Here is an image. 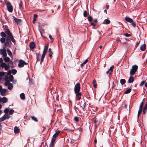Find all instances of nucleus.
I'll return each mask as SVG.
<instances>
[{"mask_svg":"<svg viewBox=\"0 0 147 147\" xmlns=\"http://www.w3.org/2000/svg\"><path fill=\"white\" fill-rule=\"evenodd\" d=\"M80 84L79 82L76 84L74 87V92L76 95V99L78 100L81 99V93L80 92Z\"/></svg>","mask_w":147,"mask_h":147,"instance_id":"obj_1","label":"nucleus"},{"mask_svg":"<svg viewBox=\"0 0 147 147\" xmlns=\"http://www.w3.org/2000/svg\"><path fill=\"white\" fill-rule=\"evenodd\" d=\"M5 27L6 28L4 30L5 33L7 34L9 39H10L12 42L15 44L16 41L13 38L12 34L10 32L9 29L7 28V26H6Z\"/></svg>","mask_w":147,"mask_h":147,"instance_id":"obj_2","label":"nucleus"},{"mask_svg":"<svg viewBox=\"0 0 147 147\" xmlns=\"http://www.w3.org/2000/svg\"><path fill=\"white\" fill-rule=\"evenodd\" d=\"M3 59L2 58H0V63H1V67L4 68L5 70H8L9 68V64L7 65L5 63H3Z\"/></svg>","mask_w":147,"mask_h":147,"instance_id":"obj_3","label":"nucleus"},{"mask_svg":"<svg viewBox=\"0 0 147 147\" xmlns=\"http://www.w3.org/2000/svg\"><path fill=\"white\" fill-rule=\"evenodd\" d=\"M138 67L137 65H134L132 66V68L131 69L130 74L131 75H134L136 72L137 71Z\"/></svg>","mask_w":147,"mask_h":147,"instance_id":"obj_4","label":"nucleus"},{"mask_svg":"<svg viewBox=\"0 0 147 147\" xmlns=\"http://www.w3.org/2000/svg\"><path fill=\"white\" fill-rule=\"evenodd\" d=\"M48 49V46H45L44 47V48L43 51V53L42 55V56L40 59V62H42L45 58V55L47 52V51Z\"/></svg>","mask_w":147,"mask_h":147,"instance_id":"obj_5","label":"nucleus"},{"mask_svg":"<svg viewBox=\"0 0 147 147\" xmlns=\"http://www.w3.org/2000/svg\"><path fill=\"white\" fill-rule=\"evenodd\" d=\"M8 11L12 12L13 11V7L11 3L9 2H7L6 3Z\"/></svg>","mask_w":147,"mask_h":147,"instance_id":"obj_6","label":"nucleus"},{"mask_svg":"<svg viewBox=\"0 0 147 147\" xmlns=\"http://www.w3.org/2000/svg\"><path fill=\"white\" fill-rule=\"evenodd\" d=\"M27 63L22 60H20L18 62V66L19 67H22L24 66V65H26Z\"/></svg>","mask_w":147,"mask_h":147,"instance_id":"obj_7","label":"nucleus"},{"mask_svg":"<svg viewBox=\"0 0 147 147\" xmlns=\"http://www.w3.org/2000/svg\"><path fill=\"white\" fill-rule=\"evenodd\" d=\"M11 40L9 39V38L8 37V36H7L6 38V43L5 42L4 43L5 45H6L7 47H11Z\"/></svg>","mask_w":147,"mask_h":147,"instance_id":"obj_8","label":"nucleus"},{"mask_svg":"<svg viewBox=\"0 0 147 147\" xmlns=\"http://www.w3.org/2000/svg\"><path fill=\"white\" fill-rule=\"evenodd\" d=\"M0 54L2 55L3 57H6L7 56L6 49L4 48L3 49H0Z\"/></svg>","mask_w":147,"mask_h":147,"instance_id":"obj_9","label":"nucleus"},{"mask_svg":"<svg viewBox=\"0 0 147 147\" xmlns=\"http://www.w3.org/2000/svg\"><path fill=\"white\" fill-rule=\"evenodd\" d=\"M144 105V103L143 102H142L140 105L139 107V109L138 110V118L140 114L141 113L142 111V109L143 107V106Z\"/></svg>","mask_w":147,"mask_h":147,"instance_id":"obj_10","label":"nucleus"},{"mask_svg":"<svg viewBox=\"0 0 147 147\" xmlns=\"http://www.w3.org/2000/svg\"><path fill=\"white\" fill-rule=\"evenodd\" d=\"M9 115L8 114H5L0 119V121H3L9 118Z\"/></svg>","mask_w":147,"mask_h":147,"instance_id":"obj_11","label":"nucleus"},{"mask_svg":"<svg viewBox=\"0 0 147 147\" xmlns=\"http://www.w3.org/2000/svg\"><path fill=\"white\" fill-rule=\"evenodd\" d=\"M56 139V138L53 137L51 140V142L50 145V147H53V146L55 142V141Z\"/></svg>","mask_w":147,"mask_h":147,"instance_id":"obj_12","label":"nucleus"},{"mask_svg":"<svg viewBox=\"0 0 147 147\" xmlns=\"http://www.w3.org/2000/svg\"><path fill=\"white\" fill-rule=\"evenodd\" d=\"M114 67V66H113L111 67L108 71H107V74H111L112 72L113 71V69Z\"/></svg>","mask_w":147,"mask_h":147,"instance_id":"obj_13","label":"nucleus"},{"mask_svg":"<svg viewBox=\"0 0 147 147\" xmlns=\"http://www.w3.org/2000/svg\"><path fill=\"white\" fill-rule=\"evenodd\" d=\"M125 19L126 21L129 23H132L133 22V20L129 17H126Z\"/></svg>","mask_w":147,"mask_h":147,"instance_id":"obj_14","label":"nucleus"},{"mask_svg":"<svg viewBox=\"0 0 147 147\" xmlns=\"http://www.w3.org/2000/svg\"><path fill=\"white\" fill-rule=\"evenodd\" d=\"M146 47V45L145 44L142 45L140 47V50L142 51H144L145 50Z\"/></svg>","mask_w":147,"mask_h":147,"instance_id":"obj_15","label":"nucleus"},{"mask_svg":"<svg viewBox=\"0 0 147 147\" xmlns=\"http://www.w3.org/2000/svg\"><path fill=\"white\" fill-rule=\"evenodd\" d=\"M7 78V80H9V81H12L13 80V77L12 75H10L9 77H8L7 76L5 77V78Z\"/></svg>","mask_w":147,"mask_h":147,"instance_id":"obj_16","label":"nucleus"},{"mask_svg":"<svg viewBox=\"0 0 147 147\" xmlns=\"http://www.w3.org/2000/svg\"><path fill=\"white\" fill-rule=\"evenodd\" d=\"M31 49H34L35 47V45L34 43L33 42H30L29 45Z\"/></svg>","mask_w":147,"mask_h":147,"instance_id":"obj_17","label":"nucleus"},{"mask_svg":"<svg viewBox=\"0 0 147 147\" xmlns=\"http://www.w3.org/2000/svg\"><path fill=\"white\" fill-rule=\"evenodd\" d=\"M134 81V78L132 76H130L128 80V82L129 83H132Z\"/></svg>","mask_w":147,"mask_h":147,"instance_id":"obj_18","label":"nucleus"},{"mask_svg":"<svg viewBox=\"0 0 147 147\" xmlns=\"http://www.w3.org/2000/svg\"><path fill=\"white\" fill-rule=\"evenodd\" d=\"M60 131H57L55 132V133L53 135V137L56 138L57 137L59 136V135L60 133Z\"/></svg>","mask_w":147,"mask_h":147,"instance_id":"obj_19","label":"nucleus"},{"mask_svg":"<svg viewBox=\"0 0 147 147\" xmlns=\"http://www.w3.org/2000/svg\"><path fill=\"white\" fill-rule=\"evenodd\" d=\"M20 131V129L17 127H15L14 128V132L15 133H18Z\"/></svg>","mask_w":147,"mask_h":147,"instance_id":"obj_20","label":"nucleus"},{"mask_svg":"<svg viewBox=\"0 0 147 147\" xmlns=\"http://www.w3.org/2000/svg\"><path fill=\"white\" fill-rule=\"evenodd\" d=\"M5 85L6 86H8L9 84H10V83H9V82H10L9 81V80H7V78H5Z\"/></svg>","mask_w":147,"mask_h":147,"instance_id":"obj_21","label":"nucleus"},{"mask_svg":"<svg viewBox=\"0 0 147 147\" xmlns=\"http://www.w3.org/2000/svg\"><path fill=\"white\" fill-rule=\"evenodd\" d=\"M92 121L93 123L95 124V126H96V123L98 122V121L96 120V117H94L92 118Z\"/></svg>","mask_w":147,"mask_h":147,"instance_id":"obj_22","label":"nucleus"},{"mask_svg":"<svg viewBox=\"0 0 147 147\" xmlns=\"http://www.w3.org/2000/svg\"><path fill=\"white\" fill-rule=\"evenodd\" d=\"M5 62H9L10 61V58L8 57H3Z\"/></svg>","mask_w":147,"mask_h":147,"instance_id":"obj_23","label":"nucleus"},{"mask_svg":"<svg viewBox=\"0 0 147 147\" xmlns=\"http://www.w3.org/2000/svg\"><path fill=\"white\" fill-rule=\"evenodd\" d=\"M2 102L3 103H6L8 99L7 98L5 97H3L2 98Z\"/></svg>","mask_w":147,"mask_h":147,"instance_id":"obj_24","label":"nucleus"},{"mask_svg":"<svg viewBox=\"0 0 147 147\" xmlns=\"http://www.w3.org/2000/svg\"><path fill=\"white\" fill-rule=\"evenodd\" d=\"M7 52L8 54L9 55V56L11 57L12 58L13 56L12 55V54L11 51L9 49H7Z\"/></svg>","mask_w":147,"mask_h":147,"instance_id":"obj_25","label":"nucleus"},{"mask_svg":"<svg viewBox=\"0 0 147 147\" xmlns=\"http://www.w3.org/2000/svg\"><path fill=\"white\" fill-rule=\"evenodd\" d=\"M110 22V21L108 19H105L103 22V23L104 24H109Z\"/></svg>","mask_w":147,"mask_h":147,"instance_id":"obj_26","label":"nucleus"},{"mask_svg":"<svg viewBox=\"0 0 147 147\" xmlns=\"http://www.w3.org/2000/svg\"><path fill=\"white\" fill-rule=\"evenodd\" d=\"M14 20L15 22L17 23H20L21 22V20L19 19H17L16 18H15Z\"/></svg>","mask_w":147,"mask_h":147,"instance_id":"obj_27","label":"nucleus"},{"mask_svg":"<svg viewBox=\"0 0 147 147\" xmlns=\"http://www.w3.org/2000/svg\"><path fill=\"white\" fill-rule=\"evenodd\" d=\"M20 96L22 99L24 100L25 99V94L24 93L21 94Z\"/></svg>","mask_w":147,"mask_h":147,"instance_id":"obj_28","label":"nucleus"},{"mask_svg":"<svg viewBox=\"0 0 147 147\" xmlns=\"http://www.w3.org/2000/svg\"><path fill=\"white\" fill-rule=\"evenodd\" d=\"M125 82L126 81L125 79H121L120 80V83L121 84L123 85L125 83Z\"/></svg>","mask_w":147,"mask_h":147,"instance_id":"obj_29","label":"nucleus"},{"mask_svg":"<svg viewBox=\"0 0 147 147\" xmlns=\"http://www.w3.org/2000/svg\"><path fill=\"white\" fill-rule=\"evenodd\" d=\"M0 42L2 43H4L5 41V38L2 37L0 39Z\"/></svg>","mask_w":147,"mask_h":147,"instance_id":"obj_30","label":"nucleus"},{"mask_svg":"<svg viewBox=\"0 0 147 147\" xmlns=\"http://www.w3.org/2000/svg\"><path fill=\"white\" fill-rule=\"evenodd\" d=\"M31 117L32 118V119L34 121L37 122L38 121V120L34 116H31Z\"/></svg>","mask_w":147,"mask_h":147,"instance_id":"obj_31","label":"nucleus"},{"mask_svg":"<svg viewBox=\"0 0 147 147\" xmlns=\"http://www.w3.org/2000/svg\"><path fill=\"white\" fill-rule=\"evenodd\" d=\"M7 86L9 90H11L13 87V85L11 83L9 84Z\"/></svg>","mask_w":147,"mask_h":147,"instance_id":"obj_32","label":"nucleus"},{"mask_svg":"<svg viewBox=\"0 0 147 147\" xmlns=\"http://www.w3.org/2000/svg\"><path fill=\"white\" fill-rule=\"evenodd\" d=\"M36 61H38L39 60H38V59L39 58L40 56V53H37L36 54Z\"/></svg>","mask_w":147,"mask_h":147,"instance_id":"obj_33","label":"nucleus"},{"mask_svg":"<svg viewBox=\"0 0 147 147\" xmlns=\"http://www.w3.org/2000/svg\"><path fill=\"white\" fill-rule=\"evenodd\" d=\"M1 36L3 38H5L6 37V35L4 32H1Z\"/></svg>","mask_w":147,"mask_h":147,"instance_id":"obj_34","label":"nucleus"},{"mask_svg":"<svg viewBox=\"0 0 147 147\" xmlns=\"http://www.w3.org/2000/svg\"><path fill=\"white\" fill-rule=\"evenodd\" d=\"M92 83L95 88H96L97 86V84H96V81L95 80H94L92 82Z\"/></svg>","mask_w":147,"mask_h":147,"instance_id":"obj_35","label":"nucleus"},{"mask_svg":"<svg viewBox=\"0 0 147 147\" xmlns=\"http://www.w3.org/2000/svg\"><path fill=\"white\" fill-rule=\"evenodd\" d=\"M88 19L89 21L90 22H92V18L91 16H89L88 17Z\"/></svg>","mask_w":147,"mask_h":147,"instance_id":"obj_36","label":"nucleus"},{"mask_svg":"<svg viewBox=\"0 0 147 147\" xmlns=\"http://www.w3.org/2000/svg\"><path fill=\"white\" fill-rule=\"evenodd\" d=\"M147 111V108L145 107H144L143 109V114H146V111Z\"/></svg>","mask_w":147,"mask_h":147,"instance_id":"obj_37","label":"nucleus"},{"mask_svg":"<svg viewBox=\"0 0 147 147\" xmlns=\"http://www.w3.org/2000/svg\"><path fill=\"white\" fill-rule=\"evenodd\" d=\"M17 72V70L15 69H13L12 70L11 73L13 75H15L16 73Z\"/></svg>","mask_w":147,"mask_h":147,"instance_id":"obj_38","label":"nucleus"},{"mask_svg":"<svg viewBox=\"0 0 147 147\" xmlns=\"http://www.w3.org/2000/svg\"><path fill=\"white\" fill-rule=\"evenodd\" d=\"M131 90V88H129L127 89L125 92V94H128L129 93Z\"/></svg>","mask_w":147,"mask_h":147,"instance_id":"obj_39","label":"nucleus"},{"mask_svg":"<svg viewBox=\"0 0 147 147\" xmlns=\"http://www.w3.org/2000/svg\"><path fill=\"white\" fill-rule=\"evenodd\" d=\"M4 112L5 114H8V113L9 111V109L8 108H5L4 110Z\"/></svg>","mask_w":147,"mask_h":147,"instance_id":"obj_40","label":"nucleus"},{"mask_svg":"<svg viewBox=\"0 0 147 147\" xmlns=\"http://www.w3.org/2000/svg\"><path fill=\"white\" fill-rule=\"evenodd\" d=\"M83 15L85 17H86L87 16V13L86 11H84Z\"/></svg>","mask_w":147,"mask_h":147,"instance_id":"obj_41","label":"nucleus"},{"mask_svg":"<svg viewBox=\"0 0 147 147\" xmlns=\"http://www.w3.org/2000/svg\"><path fill=\"white\" fill-rule=\"evenodd\" d=\"M74 120H75V121L76 122H78L79 121V117H75L74 118Z\"/></svg>","mask_w":147,"mask_h":147,"instance_id":"obj_42","label":"nucleus"},{"mask_svg":"<svg viewBox=\"0 0 147 147\" xmlns=\"http://www.w3.org/2000/svg\"><path fill=\"white\" fill-rule=\"evenodd\" d=\"M23 5V3L21 0L20 1V3L19 5V7L21 8L22 7Z\"/></svg>","mask_w":147,"mask_h":147,"instance_id":"obj_43","label":"nucleus"},{"mask_svg":"<svg viewBox=\"0 0 147 147\" xmlns=\"http://www.w3.org/2000/svg\"><path fill=\"white\" fill-rule=\"evenodd\" d=\"M5 74V72L3 71L0 72V76H4Z\"/></svg>","mask_w":147,"mask_h":147,"instance_id":"obj_44","label":"nucleus"},{"mask_svg":"<svg viewBox=\"0 0 147 147\" xmlns=\"http://www.w3.org/2000/svg\"><path fill=\"white\" fill-rule=\"evenodd\" d=\"M14 112V111L13 109H11L9 111V113L10 115H11Z\"/></svg>","mask_w":147,"mask_h":147,"instance_id":"obj_45","label":"nucleus"},{"mask_svg":"<svg viewBox=\"0 0 147 147\" xmlns=\"http://www.w3.org/2000/svg\"><path fill=\"white\" fill-rule=\"evenodd\" d=\"M145 82H146L145 81H142V82H141V83L140 84V86H142L145 83Z\"/></svg>","mask_w":147,"mask_h":147,"instance_id":"obj_46","label":"nucleus"},{"mask_svg":"<svg viewBox=\"0 0 147 147\" xmlns=\"http://www.w3.org/2000/svg\"><path fill=\"white\" fill-rule=\"evenodd\" d=\"M53 54V53L52 51H51V52L49 54V57H52V55Z\"/></svg>","mask_w":147,"mask_h":147,"instance_id":"obj_47","label":"nucleus"},{"mask_svg":"<svg viewBox=\"0 0 147 147\" xmlns=\"http://www.w3.org/2000/svg\"><path fill=\"white\" fill-rule=\"evenodd\" d=\"M91 26H93L94 27H95L96 25V24H94L92 22L91 23Z\"/></svg>","mask_w":147,"mask_h":147,"instance_id":"obj_48","label":"nucleus"},{"mask_svg":"<svg viewBox=\"0 0 147 147\" xmlns=\"http://www.w3.org/2000/svg\"><path fill=\"white\" fill-rule=\"evenodd\" d=\"M11 71L10 70H9L7 71V75H10L11 74Z\"/></svg>","mask_w":147,"mask_h":147,"instance_id":"obj_49","label":"nucleus"},{"mask_svg":"<svg viewBox=\"0 0 147 147\" xmlns=\"http://www.w3.org/2000/svg\"><path fill=\"white\" fill-rule=\"evenodd\" d=\"M124 35L126 37H129L130 36V35L128 33H126L124 34Z\"/></svg>","mask_w":147,"mask_h":147,"instance_id":"obj_50","label":"nucleus"},{"mask_svg":"<svg viewBox=\"0 0 147 147\" xmlns=\"http://www.w3.org/2000/svg\"><path fill=\"white\" fill-rule=\"evenodd\" d=\"M88 61V59H86L85 61L83 63V64H84V65L86 64Z\"/></svg>","mask_w":147,"mask_h":147,"instance_id":"obj_51","label":"nucleus"},{"mask_svg":"<svg viewBox=\"0 0 147 147\" xmlns=\"http://www.w3.org/2000/svg\"><path fill=\"white\" fill-rule=\"evenodd\" d=\"M131 23V24L132 26L134 27H135L136 26V24L134 22H133Z\"/></svg>","mask_w":147,"mask_h":147,"instance_id":"obj_52","label":"nucleus"},{"mask_svg":"<svg viewBox=\"0 0 147 147\" xmlns=\"http://www.w3.org/2000/svg\"><path fill=\"white\" fill-rule=\"evenodd\" d=\"M37 17V15L36 14L34 15V19H36V18Z\"/></svg>","mask_w":147,"mask_h":147,"instance_id":"obj_53","label":"nucleus"},{"mask_svg":"<svg viewBox=\"0 0 147 147\" xmlns=\"http://www.w3.org/2000/svg\"><path fill=\"white\" fill-rule=\"evenodd\" d=\"M49 38L50 39L52 40V39H53L52 37L51 34L49 35Z\"/></svg>","mask_w":147,"mask_h":147,"instance_id":"obj_54","label":"nucleus"},{"mask_svg":"<svg viewBox=\"0 0 147 147\" xmlns=\"http://www.w3.org/2000/svg\"><path fill=\"white\" fill-rule=\"evenodd\" d=\"M93 21L95 23H97V19H94L93 20Z\"/></svg>","mask_w":147,"mask_h":147,"instance_id":"obj_55","label":"nucleus"},{"mask_svg":"<svg viewBox=\"0 0 147 147\" xmlns=\"http://www.w3.org/2000/svg\"><path fill=\"white\" fill-rule=\"evenodd\" d=\"M116 40L117 41V42L121 41L120 40L119 38H117Z\"/></svg>","mask_w":147,"mask_h":147,"instance_id":"obj_56","label":"nucleus"},{"mask_svg":"<svg viewBox=\"0 0 147 147\" xmlns=\"http://www.w3.org/2000/svg\"><path fill=\"white\" fill-rule=\"evenodd\" d=\"M36 19H33V20L32 21L33 23H34L36 21Z\"/></svg>","mask_w":147,"mask_h":147,"instance_id":"obj_57","label":"nucleus"},{"mask_svg":"<svg viewBox=\"0 0 147 147\" xmlns=\"http://www.w3.org/2000/svg\"><path fill=\"white\" fill-rule=\"evenodd\" d=\"M42 128H43V130L42 131H43L45 130L46 128L45 127H43Z\"/></svg>","mask_w":147,"mask_h":147,"instance_id":"obj_58","label":"nucleus"},{"mask_svg":"<svg viewBox=\"0 0 147 147\" xmlns=\"http://www.w3.org/2000/svg\"><path fill=\"white\" fill-rule=\"evenodd\" d=\"M10 63L11 65H13V64L12 62H10Z\"/></svg>","mask_w":147,"mask_h":147,"instance_id":"obj_59","label":"nucleus"},{"mask_svg":"<svg viewBox=\"0 0 147 147\" xmlns=\"http://www.w3.org/2000/svg\"><path fill=\"white\" fill-rule=\"evenodd\" d=\"M145 86L146 88H147V82L145 83Z\"/></svg>","mask_w":147,"mask_h":147,"instance_id":"obj_60","label":"nucleus"},{"mask_svg":"<svg viewBox=\"0 0 147 147\" xmlns=\"http://www.w3.org/2000/svg\"><path fill=\"white\" fill-rule=\"evenodd\" d=\"M144 107L147 108V103L145 105V106Z\"/></svg>","mask_w":147,"mask_h":147,"instance_id":"obj_61","label":"nucleus"},{"mask_svg":"<svg viewBox=\"0 0 147 147\" xmlns=\"http://www.w3.org/2000/svg\"><path fill=\"white\" fill-rule=\"evenodd\" d=\"M97 140H94V143H95V144H96V143H97Z\"/></svg>","mask_w":147,"mask_h":147,"instance_id":"obj_62","label":"nucleus"},{"mask_svg":"<svg viewBox=\"0 0 147 147\" xmlns=\"http://www.w3.org/2000/svg\"><path fill=\"white\" fill-rule=\"evenodd\" d=\"M49 51L50 52H51V51H51V48H49Z\"/></svg>","mask_w":147,"mask_h":147,"instance_id":"obj_63","label":"nucleus"},{"mask_svg":"<svg viewBox=\"0 0 147 147\" xmlns=\"http://www.w3.org/2000/svg\"><path fill=\"white\" fill-rule=\"evenodd\" d=\"M84 64H83V63H82L80 65H81V67H82V66H83Z\"/></svg>","mask_w":147,"mask_h":147,"instance_id":"obj_64","label":"nucleus"}]
</instances>
